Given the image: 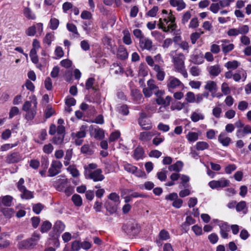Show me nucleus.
<instances>
[{
	"mask_svg": "<svg viewBox=\"0 0 251 251\" xmlns=\"http://www.w3.org/2000/svg\"><path fill=\"white\" fill-rule=\"evenodd\" d=\"M204 116L200 113H198L196 112H194L191 116V119L193 122H197L200 120L204 119Z\"/></svg>",
	"mask_w": 251,
	"mask_h": 251,
	"instance_id": "f704fd0d",
	"label": "nucleus"
},
{
	"mask_svg": "<svg viewBox=\"0 0 251 251\" xmlns=\"http://www.w3.org/2000/svg\"><path fill=\"white\" fill-rule=\"evenodd\" d=\"M95 81V79L93 77L89 78L85 83V87L86 89L89 90L90 88H92L93 90H96V89L94 87H93V85L94 84V82Z\"/></svg>",
	"mask_w": 251,
	"mask_h": 251,
	"instance_id": "3c124183",
	"label": "nucleus"
},
{
	"mask_svg": "<svg viewBox=\"0 0 251 251\" xmlns=\"http://www.w3.org/2000/svg\"><path fill=\"white\" fill-rule=\"evenodd\" d=\"M81 152L82 153L89 155L93 154L94 153L93 151L90 149L89 145L88 144H85L81 147Z\"/></svg>",
	"mask_w": 251,
	"mask_h": 251,
	"instance_id": "2f4dec72",
	"label": "nucleus"
},
{
	"mask_svg": "<svg viewBox=\"0 0 251 251\" xmlns=\"http://www.w3.org/2000/svg\"><path fill=\"white\" fill-rule=\"evenodd\" d=\"M236 210L238 212L243 211V213L246 214L248 211L246 202L245 201H241L236 204Z\"/></svg>",
	"mask_w": 251,
	"mask_h": 251,
	"instance_id": "a211bd4d",
	"label": "nucleus"
},
{
	"mask_svg": "<svg viewBox=\"0 0 251 251\" xmlns=\"http://www.w3.org/2000/svg\"><path fill=\"white\" fill-rule=\"evenodd\" d=\"M155 134L157 135V136H156V137H155L153 139L152 143L153 145L157 146L164 141V138L160 137H158V136H159L160 135V133L157 132Z\"/></svg>",
	"mask_w": 251,
	"mask_h": 251,
	"instance_id": "603ef678",
	"label": "nucleus"
},
{
	"mask_svg": "<svg viewBox=\"0 0 251 251\" xmlns=\"http://www.w3.org/2000/svg\"><path fill=\"white\" fill-rule=\"evenodd\" d=\"M169 2L172 6L177 7L178 11H180L186 7V4L183 0H170Z\"/></svg>",
	"mask_w": 251,
	"mask_h": 251,
	"instance_id": "9b49d317",
	"label": "nucleus"
},
{
	"mask_svg": "<svg viewBox=\"0 0 251 251\" xmlns=\"http://www.w3.org/2000/svg\"><path fill=\"white\" fill-rule=\"evenodd\" d=\"M201 72V69L197 66H192L190 70L191 74L194 76H199Z\"/></svg>",
	"mask_w": 251,
	"mask_h": 251,
	"instance_id": "09e8293b",
	"label": "nucleus"
},
{
	"mask_svg": "<svg viewBox=\"0 0 251 251\" xmlns=\"http://www.w3.org/2000/svg\"><path fill=\"white\" fill-rule=\"evenodd\" d=\"M53 38L54 35L52 33H48L46 34L44 39V42L47 44L48 45H50Z\"/></svg>",
	"mask_w": 251,
	"mask_h": 251,
	"instance_id": "864d4df0",
	"label": "nucleus"
},
{
	"mask_svg": "<svg viewBox=\"0 0 251 251\" xmlns=\"http://www.w3.org/2000/svg\"><path fill=\"white\" fill-rule=\"evenodd\" d=\"M173 59L177 72L181 74L185 78H187L188 74L184 66L185 57L183 54L179 53L176 56H173Z\"/></svg>",
	"mask_w": 251,
	"mask_h": 251,
	"instance_id": "f03ea898",
	"label": "nucleus"
},
{
	"mask_svg": "<svg viewBox=\"0 0 251 251\" xmlns=\"http://www.w3.org/2000/svg\"><path fill=\"white\" fill-rule=\"evenodd\" d=\"M89 131L90 135L97 140H101L104 138V131L99 126L91 125Z\"/></svg>",
	"mask_w": 251,
	"mask_h": 251,
	"instance_id": "7ed1b4c3",
	"label": "nucleus"
},
{
	"mask_svg": "<svg viewBox=\"0 0 251 251\" xmlns=\"http://www.w3.org/2000/svg\"><path fill=\"white\" fill-rule=\"evenodd\" d=\"M23 14L28 20H35L36 19L35 15L32 12L30 8L28 7L24 8Z\"/></svg>",
	"mask_w": 251,
	"mask_h": 251,
	"instance_id": "412c9836",
	"label": "nucleus"
},
{
	"mask_svg": "<svg viewBox=\"0 0 251 251\" xmlns=\"http://www.w3.org/2000/svg\"><path fill=\"white\" fill-rule=\"evenodd\" d=\"M209 145L207 143L203 141H200L196 143V148L198 151H203L209 148Z\"/></svg>",
	"mask_w": 251,
	"mask_h": 251,
	"instance_id": "c756f323",
	"label": "nucleus"
},
{
	"mask_svg": "<svg viewBox=\"0 0 251 251\" xmlns=\"http://www.w3.org/2000/svg\"><path fill=\"white\" fill-rule=\"evenodd\" d=\"M101 173V169H97L89 174V178L93 179L94 181H102L104 179V176Z\"/></svg>",
	"mask_w": 251,
	"mask_h": 251,
	"instance_id": "1a4fd4ad",
	"label": "nucleus"
},
{
	"mask_svg": "<svg viewBox=\"0 0 251 251\" xmlns=\"http://www.w3.org/2000/svg\"><path fill=\"white\" fill-rule=\"evenodd\" d=\"M205 90H208L210 92H216L217 90V86L215 82L213 81H208L204 86Z\"/></svg>",
	"mask_w": 251,
	"mask_h": 251,
	"instance_id": "dca6fc26",
	"label": "nucleus"
},
{
	"mask_svg": "<svg viewBox=\"0 0 251 251\" xmlns=\"http://www.w3.org/2000/svg\"><path fill=\"white\" fill-rule=\"evenodd\" d=\"M154 70L157 72L156 77L158 80L162 81L164 79L165 72L160 68L158 65H155L153 68Z\"/></svg>",
	"mask_w": 251,
	"mask_h": 251,
	"instance_id": "f3484780",
	"label": "nucleus"
},
{
	"mask_svg": "<svg viewBox=\"0 0 251 251\" xmlns=\"http://www.w3.org/2000/svg\"><path fill=\"white\" fill-rule=\"evenodd\" d=\"M239 33L243 35H245L249 31V27L248 25H244L238 28Z\"/></svg>",
	"mask_w": 251,
	"mask_h": 251,
	"instance_id": "052dcab7",
	"label": "nucleus"
},
{
	"mask_svg": "<svg viewBox=\"0 0 251 251\" xmlns=\"http://www.w3.org/2000/svg\"><path fill=\"white\" fill-rule=\"evenodd\" d=\"M67 170L70 172L72 176L74 177H77L79 175L78 170L73 166H70L68 168Z\"/></svg>",
	"mask_w": 251,
	"mask_h": 251,
	"instance_id": "79ce46f5",
	"label": "nucleus"
},
{
	"mask_svg": "<svg viewBox=\"0 0 251 251\" xmlns=\"http://www.w3.org/2000/svg\"><path fill=\"white\" fill-rule=\"evenodd\" d=\"M148 88L154 93L158 89V87L154 84V81L153 79H150L147 82Z\"/></svg>",
	"mask_w": 251,
	"mask_h": 251,
	"instance_id": "de8ad7c7",
	"label": "nucleus"
},
{
	"mask_svg": "<svg viewBox=\"0 0 251 251\" xmlns=\"http://www.w3.org/2000/svg\"><path fill=\"white\" fill-rule=\"evenodd\" d=\"M41 167L43 169L47 170L49 166V159L46 156H42L41 159Z\"/></svg>",
	"mask_w": 251,
	"mask_h": 251,
	"instance_id": "49530a36",
	"label": "nucleus"
},
{
	"mask_svg": "<svg viewBox=\"0 0 251 251\" xmlns=\"http://www.w3.org/2000/svg\"><path fill=\"white\" fill-rule=\"evenodd\" d=\"M159 237L162 240H167L170 238L169 233L165 229H162L160 231Z\"/></svg>",
	"mask_w": 251,
	"mask_h": 251,
	"instance_id": "58836bf2",
	"label": "nucleus"
},
{
	"mask_svg": "<svg viewBox=\"0 0 251 251\" xmlns=\"http://www.w3.org/2000/svg\"><path fill=\"white\" fill-rule=\"evenodd\" d=\"M172 98L170 96H167L165 99L157 98L155 100L156 103L158 105H162L164 107L168 106L170 105V102Z\"/></svg>",
	"mask_w": 251,
	"mask_h": 251,
	"instance_id": "4468645a",
	"label": "nucleus"
},
{
	"mask_svg": "<svg viewBox=\"0 0 251 251\" xmlns=\"http://www.w3.org/2000/svg\"><path fill=\"white\" fill-rule=\"evenodd\" d=\"M139 46L143 50H150L152 47V42L150 39L144 37L139 40Z\"/></svg>",
	"mask_w": 251,
	"mask_h": 251,
	"instance_id": "6e6552de",
	"label": "nucleus"
},
{
	"mask_svg": "<svg viewBox=\"0 0 251 251\" xmlns=\"http://www.w3.org/2000/svg\"><path fill=\"white\" fill-rule=\"evenodd\" d=\"M186 100L190 103H193L195 101V96L194 93L188 92L186 95Z\"/></svg>",
	"mask_w": 251,
	"mask_h": 251,
	"instance_id": "c03bdc74",
	"label": "nucleus"
},
{
	"mask_svg": "<svg viewBox=\"0 0 251 251\" xmlns=\"http://www.w3.org/2000/svg\"><path fill=\"white\" fill-rule=\"evenodd\" d=\"M123 42L126 45H130L132 43L130 35L128 31H124V36L123 38Z\"/></svg>",
	"mask_w": 251,
	"mask_h": 251,
	"instance_id": "ea45409f",
	"label": "nucleus"
},
{
	"mask_svg": "<svg viewBox=\"0 0 251 251\" xmlns=\"http://www.w3.org/2000/svg\"><path fill=\"white\" fill-rule=\"evenodd\" d=\"M19 109L16 106L12 107L10 110L9 113V118L12 119L14 116H16L19 114Z\"/></svg>",
	"mask_w": 251,
	"mask_h": 251,
	"instance_id": "a18cd8bd",
	"label": "nucleus"
},
{
	"mask_svg": "<svg viewBox=\"0 0 251 251\" xmlns=\"http://www.w3.org/2000/svg\"><path fill=\"white\" fill-rule=\"evenodd\" d=\"M67 28L69 31L74 33L75 35V37H78L79 36L76 26L74 24L68 23L67 24Z\"/></svg>",
	"mask_w": 251,
	"mask_h": 251,
	"instance_id": "72a5a7b5",
	"label": "nucleus"
},
{
	"mask_svg": "<svg viewBox=\"0 0 251 251\" xmlns=\"http://www.w3.org/2000/svg\"><path fill=\"white\" fill-rule=\"evenodd\" d=\"M248 103L245 100L241 101L239 102L238 108L241 111H244L248 107Z\"/></svg>",
	"mask_w": 251,
	"mask_h": 251,
	"instance_id": "bf43d9fd",
	"label": "nucleus"
},
{
	"mask_svg": "<svg viewBox=\"0 0 251 251\" xmlns=\"http://www.w3.org/2000/svg\"><path fill=\"white\" fill-rule=\"evenodd\" d=\"M51 224L48 221H44L40 227V231L42 233L47 232L51 227Z\"/></svg>",
	"mask_w": 251,
	"mask_h": 251,
	"instance_id": "bb28decb",
	"label": "nucleus"
},
{
	"mask_svg": "<svg viewBox=\"0 0 251 251\" xmlns=\"http://www.w3.org/2000/svg\"><path fill=\"white\" fill-rule=\"evenodd\" d=\"M221 70L220 66L218 65L212 66L209 68V74L213 76H217L221 73Z\"/></svg>",
	"mask_w": 251,
	"mask_h": 251,
	"instance_id": "a878e982",
	"label": "nucleus"
},
{
	"mask_svg": "<svg viewBox=\"0 0 251 251\" xmlns=\"http://www.w3.org/2000/svg\"><path fill=\"white\" fill-rule=\"evenodd\" d=\"M138 123L142 129L144 130H150L152 127V123L150 120L138 122Z\"/></svg>",
	"mask_w": 251,
	"mask_h": 251,
	"instance_id": "6ab92c4d",
	"label": "nucleus"
},
{
	"mask_svg": "<svg viewBox=\"0 0 251 251\" xmlns=\"http://www.w3.org/2000/svg\"><path fill=\"white\" fill-rule=\"evenodd\" d=\"M34 243L31 242L29 239L23 240L18 244V248L20 250L27 249L29 250L33 248Z\"/></svg>",
	"mask_w": 251,
	"mask_h": 251,
	"instance_id": "9d476101",
	"label": "nucleus"
},
{
	"mask_svg": "<svg viewBox=\"0 0 251 251\" xmlns=\"http://www.w3.org/2000/svg\"><path fill=\"white\" fill-rule=\"evenodd\" d=\"M50 27L52 30H55L57 28L59 24V21L58 19L54 18H51L50 19Z\"/></svg>",
	"mask_w": 251,
	"mask_h": 251,
	"instance_id": "a19ab883",
	"label": "nucleus"
},
{
	"mask_svg": "<svg viewBox=\"0 0 251 251\" xmlns=\"http://www.w3.org/2000/svg\"><path fill=\"white\" fill-rule=\"evenodd\" d=\"M158 10V7L157 6H154L152 9L147 12V15L148 16L154 17L156 16Z\"/></svg>",
	"mask_w": 251,
	"mask_h": 251,
	"instance_id": "680f3d73",
	"label": "nucleus"
},
{
	"mask_svg": "<svg viewBox=\"0 0 251 251\" xmlns=\"http://www.w3.org/2000/svg\"><path fill=\"white\" fill-rule=\"evenodd\" d=\"M118 57L121 60H125L128 57V53L125 47L124 46H120L118 52H117Z\"/></svg>",
	"mask_w": 251,
	"mask_h": 251,
	"instance_id": "ddd939ff",
	"label": "nucleus"
},
{
	"mask_svg": "<svg viewBox=\"0 0 251 251\" xmlns=\"http://www.w3.org/2000/svg\"><path fill=\"white\" fill-rule=\"evenodd\" d=\"M144 151L142 147L138 146L134 151V157L136 160H139L143 157Z\"/></svg>",
	"mask_w": 251,
	"mask_h": 251,
	"instance_id": "4be33fe9",
	"label": "nucleus"
},
{
	"mask_svg": "<svg viewBox=\"0 0 251 251\" xmlns=\"http://www.w3.org/2000/svg\"><path fill=\"white\" fill-rule=\"evenodd\" d=\"M71 248L72 251H78L81 248L80 242L77 240L73 242Z\"/></svg>",
	"mask_w": 251,
	"mask_h": 251,
	"instance_id": "0e129e2a",
	"label": "nucleus"
},
{
	"mask_svg": "<svg viewBox=\"0 0 251 251\" xmlns=\"http://www.w3.org/2000/svg\"><path fill=\"white\" fill-rule=\"evenodd\" d=\"M119 112L123 115H127L129 113L128 107L126 105L124 104L119 108Z\"/></svg>",
	"mask_w": 251,
	"mask_h": 251,
	"instance_id": "5fc2aeb1",
	"label": "nucleus"
},
{
	"mask_svg": "<svg viewBox=\"0 0 251 251\" xmlns=\"http://www.w3.org/2000/svg\"><path fill=\"white\" fill-rule=\"evenodd\" d=\"M186 137L189 142H195L199 138V134L194 132H190L186 135Z\"/></svg>",
	"mask_w": 251,
	"mask_h": 251,
	"instance_id": "c9c22d12",
	"label": "nucleus"
},
{
	"mask_svg": "<svg viewBox=\"0 0 251 251\" xmlns=\"http://www.w3.org/2000/svg\"><path fill=\"white\" fill-rule=\"evenodd\" d=\"M167 171H163L160 172H158L157 174V178L160 181H165L167 178Z\"/></svg>",
	"mask_w": 251,
	"mask_h": 251,
	"instance_id": "4d7b16f0",
	"label": "nucleus"
},
{
	"mask_svg": "<svg viewBox=\"0 0 251 251\" xmlns=\"http://www.w3.org/2000/svg\"><path fill=\"white\" fill-rule=\"evenodd\" d=\"M108 199L113 201L114 202H119L120 197L116 193H112L108 196Z\"/></svg>",
	"mask_w": 251,
	"mask_h": 251,
	"instance_id": "e2e57ef3",
	"label": "nucleus"
},
{
	"mask_svg": "<svg viewBox=\"0 0 251 251\" xmlns=\"http://www.w3.org/2000/svg\"><path fill=\"white\" fill-rule=\"evenodd\" d=\"M21 197L23 199H25L28 200L33 198V195L32 192L28 191L26 189H25V191L22 192Z\"/></svg>",
	"mask_w": 251,
	"mask_h": 251,
	"instance_id": "e433bc0d",
	"label": "nucleus"
},
{
	"mask_svg": "<svg viewBox=\"0 0 251 251\" xmlns=\"http://www.w3.org/2000/svg\"><path fill=\"white\" fill-rule=\"evenodd\" d=\"M183 166V163L180 161H177L176 163L169 166L168 169L170 171L179 172L181 171Z\"/></svg>",
	"mask_w": 251,
	"mask_h": 251,
	"instance_id": "b1692460",
	"label": "nucleus"
},
{
	"mask_svg": "<svg viewBox=\"0 0 251 251\" xmlns=\"http://www.w3.org/2000/svg\"><path fill=\"white\" fill-rule=\"evenodd\" d=\"M203 33V32H201V33L196 32L192 33L190 36L192 43L195 44L197 40L200 38L201 34Z\"/></svg>",
	"mask_w": 251,
	"mask_h": 251,
	"instance_id": "37998d69",
	"label": "nucleus"
},
{
	"mask_svg": "<svg viewBox=\"0 0 251 251\" xmlns=\"http://www.w3.org/2000/svg\"><path fill=\"white\" fill-rule=\"evenodd\" d=\"M13 197L9 195H6L2 198L1 202L5 206L9 207L12 205Z\"/></svg>",
	"mask_w": 251,
	"mask_h": 251,
	"instance_id": "393cba45",
	"label": "nucleus"
},
{
	"mask_svg": "<svg viewBox=\"0 0 251 251\" xmlns=\"http://www.w3.org/2000/svg\"><path fill=\"white\" fill-rule=\"evenodd\" d=\"M221 46L222 48V51L225 54H226L231 51L233 50L234 47V45L233 44H228L227 45L222 44Z\"/></svg>",
	"mask_w": 251,
	"mask_h": 251,
	"instance_id": "473e14b6",
	"label": "nucleus"
},
{
	"mask_svg": "<svg viewBox=\"0 0 251 251\" xmlns=\"http://www.w3.org/2000/svg\"><path fill=\"white\" fill-rule=\"evenodd\" d=\"M22 160V156L19 152H13L5 157V162L8 164H14Z\"/></svg>",
	"mask_w": 251,
	"mask_h": 251,
	"instance_id": "423d86ee",
	"label": "nucleus"
},
{
	"mask_svg": "<svg viewBox=\"0 0 251 251\" xmlns=\"http://www.w3.org/2000/svg\"><path fill=\"white\" fill-rule=\"evenodd\" d=\"M72 200L76 206H80L82 204L81 197L78 194H74L72 197Z\"/></svg>",
	"mask_w": 251,
	"mask_h": 251,
	"instance_id": "cd10ccee",
	"label": "nucleus"
},
{
	"mask_svg": "<svg viewBox=\"0 0 251 251\" xmlns=\"http://www.w3.org/2000/svg\"><path fill=\"white\" fill-rule=\"evenodd\" d=\"M191 17V13L189 11H186L183 15L181 23L182 24L185 25L187 23L189 20L190 19Z\"/></svg>",
	"mask_w": 251,
	"mask_h": 251,
	"instance_id": "6e6d98bb",
	"label": "nucleus"
},
{
	"mask_svg": "<svg viewBox=\"0 0 251 251\" xmlns=\"http://www.w3.org/2000/svg\"><path fill=\"white\" fill-rule=\"evenodd\" d=\"M44 206L40 203H38L36 204H34L33 206V211L36 214H39L42 210L44 208Z\"/></svg>",
	"mask_w": 251,
	"mask_h": 251,
	"instance_id": "8fccbe9b",
	"label": "nucleus"
},
{
	"mask_svg": "<svg viewBox=\"0 0 251 251\" xmlns=\"http://www.w3.org/2000/svg\"><path fill=\"white\" fill-rule=\"evenodd\" d=\"M240 63L236 60H234L232 61H228L225 64V67H226L228 69H236L239 65Z\"/></svg>",
	"mask_w": 251,
	"mask_h": 251,
	"instance_id": "4c0bfd02",
	"label": "nucleus"
},
{
	"mask_svg": "<svg viewBox=\"0 0 251 251\" xmlns=\"http://www.w3.org/2000/svg\"><path fill=\"white\" fill-rule=\"evenodd\" d=\"M76 103L75 100L73 97H67L65 100V104L68 106H74Z\"/></svg>",
	"mask_w": 251,
	"mask_h": 251,
	"instance_id": "13d9d810",
	"label": "nucleus"
},
{
	"mask_svg": "<svg viewBox=\"0 0 251 251\" xmlns=\"http://www.w3.org/2000/svg\"><path fill=\"white\" fill-rule=\"evenodd\" d=\"M140 226L134 220L128 221L122 226L123 231L130 237L137 235L140 232Z\"/></svg>",
	"mask_w": 251,
	"mask_h": 251,
	"instance_id": "f257e3e1",
	"label": "nucleus"
},
{
	"mask_svg": "<svg viewBox=\"0 0 251 251\" xmlns=\"http://www.w3.org/2000/svg\"><path fill=\"white\" fill-rule=\"evenodd\" d=\"M62 167L61 162L57 160H53L51 162L50 167L49 168L48 173L50 177L54 176L60 173V169Z\"/></svg>",
	"mask_w": 251,
	"mask_h": 251,
	"instance_id": "20e7f679",
	"label": "nucleus"
},
{
	"mask_svg": "<svg viewBox=\"0 0 251 251\" xmlns=\"http://www.w3.org/2000/svg\"><path fill=\"white\" fill-rule=\"evenodd\" d=\"M105 207L110 214L115 213L117 210V206L116 202L107 201L105 203Z\"/></svg>",
	"mask_w": 251,
	"mask_h": 251,
	"instance_id": "f8f14e48",
	"label": "nucleus"
},
{
	"mask_svg": "<svg viewBox=\"0 0 251 251\" xmlns=\"http://www.w3.org/2000/svg\"><path fill=\"white\" fill-rule=\"evenodd\" d=\"M92 15L89 11L84 10L81 14V18L82 19L90 20L92 18Z\"/></svg>",
	"mask_w": 251,
	"mask_h": 251,
	"instance_id": "69168bd1",
	"label": "nucleus"
},
{
	"mask_svg": "<svg viewBox=\"0 0 251 251\" xmlns=\"http://www.w3.org/2000/svg\"><path fill=\"white\" fill-rule=\"evenodd\" d=\"M192 230L195 232L196 235L199 236L202 234V230L201 227L197 225H194L192 227Z\"/></svg>",
	"mask_w": 251,
	"mask_h": 251,
	"instance_id": "338daca9",
	"label": "nucleus"
},
{
	"mask_svg": "<svg viewBox=\"0 0 251 251\" xmlns=\"http://www.w3.org/2000/svg\"><path fill=\"white\" fill-rule=\"evenodd\" d=\"M209 186L212 189L224 188L229 186V180L222 178L218 180H212L209 182Z\"/></svg>",
	"mask_w": 251,
	"mask_h": 251,
	"instance_id": "39448f33",
	"label": "nucleus"
},
{
	"mask_svg": "<svg viewBox=\"0 0 251 251\" xmlns=\"http://www.w3.org/2000/svg\"><path fill=\"white\" fill-rule=\"evenodd\" d=\"M36 110L34 108H32L30 110H29L26 112L25 116V118L28 121H31L33 120L36 114Z\"/></svg>",
	"mask_w": 251,
	"mask_h": 251,
	"instance_id": "c85d7f7f",
	"label": "nucleus"
},
{
	"mask_svg": "<svg viewBox=\"0 0 251 251\" xmlns=\"http://www.w3.org/2000/svg\"><path fill=\"white\" fill-rule=\"evenodd\" d=\"M180 85L183 86L181 82L177 78L174 76H170L167 81V87L169 91H171L172 89H174Z\"/></svg>",
	"mask_w": 251,
	"mask_h": 251,
	"instance_id": "0eeeda50",
	"label": "nucleus"
},
{
	"mask_svg": "<svg viewBox=\"0 0 251 251\" xmlns=\"http://www.w3.org/2000/svg\"><path fill=\"white\" fill-rule=\"evenodd\" d=\"M154 134L150 131H144L140 132L139 139L142 141H147L150 140Z\"/></svg>",
	"mask_w": 251,
	"mask_h": 251,
	"instance_id": "aec40b11",
	"label": "nucleus"
},
{
	"mask_svg": "<svg viewBox=\"0 0 251 251\" xmlns=\"http://www.w3.org/2000/svg\"><path fill=\"white\" fill-rule=\"evenodd\" d=\"M64 136V135L57 134L56 136L53 137L52 142L54 144L60 145L63 142Z\"/></svg>",
	"mask_w": 251,
	"mask_h": 251,
	"instance_id": "7c9ffc66",
	"label": "nucleus"
},
{
	"mask_svg": "<svg viewBox=\"0 0 251 251\" xmlns=\"http://www.w3.org/2000/svg\"><path fill=\"white\" fill-rule=\"evenodd\" d=\"M65 226V225L61 221H57L55 222L54 225L53 226V229L56 232H58L60 234L62 232L64 229Z\"/></svg>",
	"mask_w": 251,
	"mask_h": 251,
	"instance_id": "5701e85b",
	"label": "nucleus"
},
{
	"mask_svg": "<svg viewBox=\"0 0 251 251\" xmlns=\"http://www.w3.org/2000/svg\"><path fill=\"white\" fill-rule=\"evenodd\" d=\"M218 141L224 146H227L231 141V139L229 137L226 136L225 133L222 132L218 137Z\"/></svg>",
	"mask_w": 251,
	"mask_h": 251,
	"instance_id": "2eb2a0df",
	"label": "nucleus"
},
{
	"mask_svg": "<svg viewBox=\"0 0 251 251\" xmlns=\"http://www.w3.org/2000/svg\"><path fill=\"white\" fill-rule=\"evenodd\" d=\"M221 89L222 92L225 95H228L230 93V88L228 86V84L226 82H224L222 84Z\"/></svg>",
	"mask_w": 251,
	"mask_h": 251,
	"instance_id": "774afa93",
	"label": "nucleus"
}]
</instances>
